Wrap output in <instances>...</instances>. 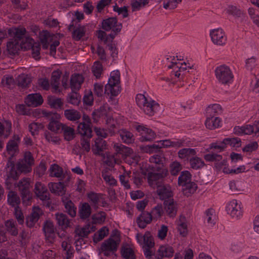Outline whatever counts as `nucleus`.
<instances>
[{"label": "nucleus", "mask_w": 259, "mask_h": 259, "mask_svg": "<svg viewBox=\"0 0 259 259\" xmlns=\"http://www.w3.org/2000/svg\"><path fill=\"white\" fill-rule=\"evenodd\" d=\"M97 223V217L96 214L92 215L91 220L88 221V224L83 227L77 226L74 230L75 237H78V239L83 240V238L87 237L88 235L92 231H95L96 225Z\"/></svg>", "instance_id": "0eeeda50"}, {"label": "nucleus", "mask_w": 259, "mask_h": 259, "mask_svg": "<svg viewBox=\"0 0 259 259\" xmlns=\"http://www.w3.org/2000/svg\"><path fill=\"white\" fill-rule=\"evenodd\" d=\"M51 176L57 178H60L62 175V168L57 164H53L50 168Z\"/></svg>", "instance_id": "e2e57ef3"}, {"label": "nucleus", "mask_w": 259, "mask_h": 259, "mask_svg": "<svg viewBox=\"0 0 259 259\" xmlns=\"http://www.w3.org/2000/svg\"><path fill=\"white\" fill-rule=\"evenodd\" d=\"M66 212L71 217H74L76 214V207L74 204L71 201L68 200L64 202Z\"/></svg>", "instance_id": "09e8293b"}, {"label": "nucleus", "mask_w": 259, "mask_h": 259, "mask_svg": "<svg viewBox=\"0 0 259 259\" xmlns=\"http://www.w3.org/2000/svg\"><path fill=\"white\" fill-rule=\"evenodd\" d=\"M15 185L18 188L23 201H29L31 199L32 194L30 191V183L28 178H23Z\"/></svg>", "instance_id": "f8f14e48"}, {"label": "nucleus", "mask_w": 259, "mask_h": 259, "mask_svg": "<svg viewBox=\"0 0 259 259\" xmlns=\"http://www.w3.org/2000/svg\"><path fill=\"white\" fill-rule=\"evenodd\" d=\"M209 35L212 42L216 45L222 46L227 41V36L224 31L221 28L210 30Z\"/></svg>", "instance_id": "ddd939ff"}, {"label": "nucleus", "mask_w": 259, "mask_h": 259, "mask_svg": "<svg viewBox=\"0 0 259 259\" xmlns=\"http://www.w3.org/2000/svg\"><path fill=\"white\" fill-rule=\"evenodd\" d=\"M136 239L142 248L153 247L154 246L153 238L149 232H146L144 235L141 234H137Z\"/></svg>", "instance_id": "dca6fc26"}, {"label": "nucleus", "mask_w": 259, "mask_h": 259, "mask_svg": "<svg viewBox=\"0 0 259 259\" xmlns=\"http://www.w3.org/2000/svg\"><path fill=\"white\" fill-rule=\"evenodd\" d=\"M43 231L46 241L49 243H53L56 238V234L53 222L47 220L43 225Z\"/></svg>", "instance_id": "f3484780"}, {"label": "nucleus", "mask_w": 259, "mask_h": 259, "mask_svg": "<svg viewBox=\"0 0 259 259\" xmlns=\"http://www.w3.org/2000/svg\"><path fill=\"white\" fill-rule=\"evenodd\" d=\"M63 125L64 124L60 123L57 120H54L52 118L48 125V128L52 132L58 133L61 132Z\"/></svg>", "instance_id": "6e6d98bb"}, {"label": "nucleus", "mask_w": 259, "mask_h": 259, "mask_svg": "<svg viewBox=\"0 0 259 259\" xmlns=\"http://www.w3.org/2000/svg\"><path fill=\"white\" fill-rule=\"evenodd\" d=\"M188 145L183 139L175 140L171 141L169 140H161L156 143V149L162 148H180L186 146Z\"/></svg>", "instance_id": "2eb2a0df"}, {"label": "nucleus", "mask_w": 259, "mask_h": 259, "mask_svg": "<svg viewBox=\"0 0 259 259\" xmlns=\"http://www.w3.org/2000/svg\"><path fill=\"white\" fill-rule=\"evenodd\" d=\"M119 134L122 140L126 143H131L133 141V135L130 132L124 130H120Z\"/></svg>", "instance_id": "338daca9"}, {"label": "nucleus", "mask_w": 259, "mask_h": 259, "mask_svg": "<svg viewBox=\"0 0 259 259\" xmlns=\"http://www.w3.org/2000/svg\"><path fill=\"white\" fill-rule=\"evenodd\" d=\"M183 193L186 196H189L194 193L197 189V185L192 182L182 186Z\"/></svg>", "instance_id": "a18cd8bd"}, {"label": "nucleus", "mask_w": 259, "mask_h": 259, "mask_svg": "<svg viewBox=\"0 0 259 259\" xmlns=\"http://www.w3.org/2000/svg\"><path fill=\"white\" fill-rule=\"evenodd\" d=\"M20 199L17 193L13 191H10L8 194V202L13 207L18 206L20 203Z\"/></svg>", "instance_id": "ea45409f"}, {"label": "nucleus", "mask_w": 259, "mask_h": 259, "mask_svg": "<svg viewBox=\"0 0 259 259\" xmlns=\"http://www.w3.org/2000/svg\"><path fill=\"white\" fill-rule=\"evenodd\" d=\"M165 209L170 217H174L177 212V204L172 199H168L165 201Z\"/></svg>", "instance_id": "58836bf2"}, {"label": "nucleus", "mask_w": 259, "mask_h": 259, "mask_svg": "<svg viewBox=\"0 0 259 259\" xmlns=\"http://www.w3.org/2000/svg\"><path fill=\"white\" fill-rule=\"evenodd\" d=\"M31 79L30 77L25 74H21L16 78L17 84L22 88H26L30 83Z\"/></svg>", "instance_id": "e433bc0d"}, {"label": "nucleus", "mask_w": 259, "mask_h": 259, "mask_svg": "<svg viewBox=\"0 0 259 259\" xmlns=\"http://www.w3.org/2000/svg\"><path fill=\"white\" fill-rule=\"evenodd\" d=\"M51 192L58 195L65 194L66 190L63 182L50 183L48 185Z\"/></svg>", "instance_id": "393cba45"}, {"label": "nucleus", "mask_w": 259, "mask_h": 259, "mask_svg": "<svg viewBox=\"0 0 259 259\" xmlns=\"http://www.w3.org/2000/svg\"><path fill=\"white\" fill-rule=\"evenodd\" d=\"M19 138L15 135L13 140H10L7 145V151L11 157H13L15 154L18 152V143Z\"/></svg>", "instance_id": "b1692460"}, {"label": "nucleus", "mask_w": 259, "mask_h": 259, "mask_svg": "<svg viewBox=\"0 0 259 259\" xmlns=\"http://www.w3.org/2000/svg\"><path fill=\"white\" fill-rule=\"evenodd\" d=\"M13 157H10L9 158V160L8 161L7 167H6V170L7 174H10V177H13V179L14 180H17L19 178V172L17 171L15 169V164L14 162L12 160V158Z\"/></svg>", "instance_id": "c9c22d12"}, {"label": "nucleus", "mask_w": 259, "mask_h": 259, "mask_svg": "<svg viewBox=\"0 0 259 259\" xmlns=\"http://www.w3.org/2000/svg\"><path fill=\"white\" fill-rule=\"evenodd\" d=\"M26 32L25 28H15L12 30L14 37L11 38L20 42L24 48V50H27V48L31 46V41H32V38L26 35Z\"/></svg>", "instance_id": "6e6552de"}, {"label": "nucleus", "mask_w": 259, "mask_h": 259, "mask_svg": "<svg viewBox=\"0 0 259 259\" xmlns=\"http://www.w3.org/2000/svg\"><path fill=\"white\" fill-rule=\"evenodd\" d=\"M150 162L155 165H152V171L148 172L149 184L153 187H157V192L161 199H170L172 195L171 188L169 186L159 185L161 180L168 173L164 166L165 158L162 156L156 155L150 158Z\"/></svg>", "instance_id": "f257e3e1"}, {"label": "nucleus", "mask_w": 259, "mask_h": 259, "mask_svg": "<svg viewBox=\"0 0 259 259\" xmlns=\"http://www.w3.org/2000/svg\"><path fill=\"white\" fill-rule=\"evenodd\" d=\"M148 3V0L133 1L131 3L133 11H135L140 10L142 8L147 5Z\"/></svg>", "instance_id": "bf43d9fd"}, {"label": "nucleus", "mask_w": 259, "mask_h": 259, "mask_svg": "<svg viewBox=\"0 0 259 259\" xmlns=\"http://www.w3.org/2000/svg\"><path fill=\"white\" fill-rule=\"evenodd\" d=\"M204 158L206 161L213 162L219 163V162L222 159L221 155L216 154L208 153L204 155Z\"/></svg>", "instance_id": "052dcab7"}, {"label": "nucleus", "mask_w": 259, "mask_h": 259, "mask_svg": "<svg viewBox=\"0 0 259 259\" xmlns=\"http://www.w3.org/2000/svg\"><path fill=\"white\" fill-rule=\"evenodd\" d=\"M191 179V175L188 171H182L178 179V184L182 186L188 183H192Z\"/></svg>", "instance_id": "37998d69"}, {"label": "nucleus", "mask_w": 259, "mask_h": 259, "mask_svg": "<svg viewBox=\"0 0 259 259\" xmlns=\"http://www.w3.org/2000/svg\"><path fill=\"white\" fill-rule=\"evenodd\" d=\"M7 231L13 236L18 235V231L16 224L13 220H8L5 223Z\"/></svg>", "instance_id": "5fc2aeb1"}, {"label": "nucleus", "mask_w": 259, "mask_h": 259, "mask_svg": "<svg viewBox=\"0 0 259 259\" xmlns=\"http://www.w3.org/2000/svg\"><path fill=\"white\" fill-rule=\"evenodd\" d=\"M101 26L103 30L106 31H111V33L108 34L104 31H98V39L105 44L111 42L122 28L121 24L118 22L115 17L103 19L101 23Z\"/></svg>", "instance_id": "7ed1b4c3"}, {"label": "nucleus", "mask_w": 259, "mask_h": 259, "mask_svg": "<svg viewBox=\"0 0 259 259\" xmlns=\"http://www.w3.org/2000/svg\"><path fill=\"white\" fill-rule=\"evenodd\" d=\"M254 128L251 125H246L242 126H236L234 128V132L237 135H250L253 133Z\"/></svg>", "instance_id": "72a5a7b5"}, {"label": "nucleus", "mask_w": 259, "mask_h": 259, "mask_svg": "<svg viewBox=\"0 0 259 259\" xmlns=\"http://www.w3.org/2000/svg\"><path fill=\"white\" fill-rule=\"evenodd\" d=\"M83 120V121L80 123L78 125V134L84 137H92V130L91 119L89 116L84 114Z\"/></svg>", "instance_id": "4468645a"}, {"label": "nucleus", "mask_w": 259, "mask_h": 259, "mask_svg": "<svg viewBox=\"0 0 259 259\" xmlns=\"http://www.w3.org/2000/svg\"><path fill=\"white\" fill-rule=\"evenodd\" d=\"M158 253L162 257H171L174 255V249L172 246L164 244L159 247Z\"/></svg>", "instance_id": "cd10ccee"}, {"label": "nucleus", "mask_w": 259, "mask_h": 259, "mask_svg": "<svg viewBox=\"0 0 259 259\" xmlns=\"http://www.w3.org/2000/svg\"><path fill=\"white\" fill-rule=\"evenodd\" d=\"M225 143L227 145H229L233 147H239L241 145V141L240 139L237 138H226L225 139Z\"/></svg>", "instance_id": "69168bd1"}, {"label": "nucleus", "mask_w": 259, "mask_h": 259, "mask_svg": "<svg viewBox=\"0 0 259 259\" xmlns=\"http://www.w3.org/2000/svg\"><path fill=\"white\" fill-rule=\"evenodd\" d=\"M179 4L177 0H165L163 3V7L166 10L174 9Z\"/></svg>", "instance_id": "774afa93"}, {"label": "nucleus", "mask_w": 259, "mask_h": 259, "mask_svg": "<svg viewBox=\"0 0 259 259\" xmlns=\"http://www.w3.org/2000/svg\"><path fill=\"white\" fill-rule=\"evenodd\" d=\"M120 241V234L118 231L115 230L111 237L105 241L101 247V249L104 252L105 254L108 255L109 252L115 250L117 245Z\"/></svg>", "instance_id": "9d476101"}, {"label": "nucleus", "mask_w": 259, "mask_h": 259, "mask_svg": "<svg viewBox=\"0 0 259 259\" xmlns=\"http://www.w3.org/2000/svg\"><path fill=\"white\" fill-rule=\"evenodd\" d=\"M34 193L42 200L49 199V193L47 188L40 182H37L35 185Z\"/></svg>", "instance_id": "5701e85b"}, {"label": "nucleus", "mask_w": 259, "mask_h": 259, "mask_svg": "<svg viewBox=\"0 0 259 259\" xmlns=\"http://www.w3.org/2000/svg\"><path fill=\"white\" fill-rule=\"evenodd\" d=\"M221 121L219 117L215 116L208 117L205 121V125L207 128L212 130L220 126Z\"/></svg>", "instance_id": "f704fd0d"}, {"label": "nucleus", "mask_w": 259, "mask_h": 259, "mask_svg": "<svg viewBox=\"0 0 259 259\" xmlns=\"http://www.w3.org/2000/svg\"><path fill=\"white\" fill-rule=\"evenodd\" d=\"M91 207L89 203L84 202L80 204L78 210V215L80 219L85 220L91 214Z\"/></svg>", "instance_id": "a878e982"}, {"label": "nucleus", "mask_w": 259, "mask_h": 259, "mask_svg": "<svg viewBox=\"0 0 259 259\" xmlns=\"http://www.w3.org/2000/svg\"><path fill=\"white\" fill-rule=\"evenodd\" d=\"M215 76L219 82L223 84L232 83L234 78L231 68L226 65H220L215 68Z\"/></svg>", "instance_id": "423d86ee"}, {"label": "nucleus", "mask_w": 259, "mask_h": 259, "mask_svg": "<svg viewBox=\"0 0 259 259\" xmlns=\"http://www.w3.org/2000/svg\"><path fill=\"white\" fill-rule=\"evenodd\" d=\"M196 150L192 148H183L178 152V156L181 159H188L189 156L196 154Z\"/></svg>", "instance_id": "4c0bfd02"}, {"label": "nucleus", "mask_w": 259, "mask_h": 259, "mask_svg": "<svg viewBox=\"0 0 259 259\" xmlns=\"http://www.w3.org/2000/svg\"><path fill=\"white\" fill-rule=\"evenodd\" d=\"M25 102L29 107H37L43 102L42 96L39 94H29L25 99Z\"/></svg>", "instance_id": "aec40b11"}, {"label": "nucleus", "mask_w": 259, "mask_h": 259, "mask_svg": "<svg viewBox=\"0 0 259 259\" xmlns=\"http://www.w3.org/2000/svg\"><path fill=\"white\" fill-rule=\"evenodd\" d=\"M34 162V160L31 153L30 152H25L23 159L20 160L17 164L19 174L20 172L27 173L30 172Z\"/></svg>", "instance_id": "9b49d317"}, {"label": "nucleus", "mask_w": 259, "mask_h": 259, "mask_svg": "<svg viewBox=\"0 0 259 259\" xmlns=\"http://www.w3.org/2000/svg\"><path fill=\"white\" fill-rule=\"evenodd\" d=\"M57 224L64 231L73 225V223L69 220L66 214L63 213H57L55 214Z\"/></svg>", "instance_id": "4be33fe9"}, {"label": "nucleus", "mask_w": 259, "mask_h": 259, "mask_svg": "<svg viewBox=\"0 0 259 259\" xmlns=\"http://www.w3.org/2000/svg\"><path fill=\"white\" fill-rule=\"evenodd\" d=\"M48 102L51 107L55 109L61 108L63 105L61 98H56L52 96L48 97Z\"/></svg>", "instance_id": "3c124183"}, {"label": "nucleus", "mask_w": 259, "mask_h": 259, "mask_svg": "<svg viewBox=\"0 0 259 259\" xmlns=\"http://www.w3.org/2000/svg\"><path fill=\"white\" fill-rule=\"evenodd\" d=\"M120 72L118 70L112 71L110 74L107 83L105 86V94L109 97L108 101L111 104H116L117 100L114 98L117 96L120 92Z\"/></svg>", "instance_id": "20e7f679"}, {"label": "nucleus", "mask_w": 259, "mask_h": 259, "mask_svg": "<svg viewBox=\"0 0 259 259\" xmlns=\"http://www.w3.org/2000/svg\"><path fill=\"white\" fill-rule=\"evenodd\" d=\"M83 80L84 78L81 74H76L72 75L70 79V87L72 91L79 90Z\"/></svg>", "instance_id": "c85d7f7f"}, {"label": "nucleus", "mask_w": 259, "mask_h": 259, "mask_svg": "<svg viewBox=\"0 0 259 259\" xmlns=\"http://www.w3.org/2000/svg\"><path fill=\"white\" fill-rule=\"evenodd\" d=\"M53 35H51L47 30H44L39 33V40L44 49H47L49 47V41L53 40Z\"/></svg>", "instance_id": "7c9ffc66"}, {"label": "nucleus", "mask_w": 259, "mask_h": 259, "mask_svg": "<svg viewBox=\"0 0 259 259\" xmlns=\"http://www.w3.org/2000/svg\"><path fill=\"white\" fill-rule=\"evenodd\" d=\"M121 254L125 259H135L133 250L128 246H124L121 250Z\"/></svg>", "instance_id": "13d9d810"}, {"label": "nucleus", "mask_w": 259, "mask_h": 259, "mask_svg": "<svg viewBox=\"0 0 259 259\" xmlns=\"http://www.w3.org/2000/svg\"><path fill=\"white\" fill-rule=\"evenodd\" d=\"M229 187L232 192L235 193L243 191L245 189L244 183L240 181H231Z\"/></svg>", "instance_id": "79ce46f5"}, {"label": "nucleus", "mask_w": 259, "mask_h": 259, "mask_svg": "<svg viewBox=\"0 0 259 259\" xmlns=\"http://www.w3.org/2000/svg\"><path fill=\"white\" fill-rule=\"evenodd\" d=\"M151 221V214L148 212H144L138 218L137 223L139 227L144 228Z\"/></svg>", "instance_id": "473e14b6"}, {"label": "nucleus", "mask_w": 259, "mask_h": 259, "mask_svg": "<svg viewBox=\"0 0 259 259\" xmlns=\"http://www.w3.org/2000/svg\"><path fill=\"white\" fill-rule=\"evenodd\" d=\"M165 66L172 69L171 76L181 79L187 72L194 67L193 63L189 62L184 57L170 54L167 55L164 61Z\"/></svg>", "instance_id": "f03ea898"}, {"label": "nucleus", "mask_w": 259, "mask_h": 259, "mask_svg": "<svg viewBox=\"0 0 259 259\" xmlns=\"http://www.w3.org/2000/svg\"><path fill=\"white\" fill-rule=\"evenodd\" d=\"M73 16H74V18L72 19L71 24L68 26V29H70L73 26L80 25L79 23L81 20H83L84 17L83 13L78 11H75Z\"/></svg>", "instance_id": "864d4df0"}, {"label": "nucleus", "mask_w": 259, "mask_h": 259, "mask_svg": "<svg viewBox=\"0 0 259 259\" xmlns=\"http://www.w3.org/2000/svg\"><path fill=\"white\" fill-rule=\"evenodd\" d=\"M215 167L221 169L225 174L233 175V168H230L226 159L223 160L220 163H216Z\"/></svg>", "instance_id": "49530a36"}, {"label": "nucleus", "mask_w": 259, "mask_h": 259, "mask_svg": "<svg viewBox=\"0 0 259 259\" xmlns=\"http://www.w3.org/2000/svg\"><path fill=\"white\" fill-rule=\"evenodd\" d=\"M226 210L227 214L233 219H240L243 215L241 203L235 199L231 200L227 204Z\"/></svg>", "instance_id": "1a4fd4ad"}, {"label": "nucleus", "mask_w": 259, "mask_h": 259, "mask_svg": "<svg viewBox=\"0 0 259 259\" xmlns=\"http://www.w3.org/2000/svg\"><path fill=\"white\" fill-rule=\"evenodd\" d=\"M181 169V165L177 161H173L169 164V171L172 175H178Z\"/></svg>", "instance_id": "680f3d73"}, {"label": "nucleus", "mask_w": 259, "mask_h": 259, "mask_svg": "<svg viewBox=\"0 0 259 259\" xmlns=\"http://www.w3.org/2000/svg\"><path fill=\"white\" fill-rule=\"evenodd\" d=\"M7 47L9 53L12 55L17 54L20 49H24L21 44L15 39H10V41L7 43Z\"/></svg>", "instance_id": "bb28decb"}, {"label": "nucleus", "mask_w": 259, "mask_h": 259, "mask_svg": "<svg viewBox=\"0 0 259 259\" xmlns=\"http://www.w3.org/2000/svg\"><path fill=\"white\" fill-rule=\"evenodd\" d=\"M65 117L68 120L75 121L80 118V114L77 110L67 109L64 111Z\"/></svg>", "instance_id": "c03bdc74"}, {"label": "nucleus", "mask_w": 259, "mask_h": 259, "mask_svg": "<svg viewBox=\"0 0 259 259\" xmlns=\"http://www.w3.org/2000/svg\"><path fill=\"white\" fill-rule=\"evenodd\" d=\"M16 83V80L15 81L13 77L10 75L4 76L1 81L2 85L8 88H12L15 85Z\"/></svg>", "instance_id": "de8ad7c7"}, {"label": "nucleus", "mask_w": 259, "mask_h": 259, "mask_svg": "<svg viewBox=\"0 0 259 259\" xmlns=\"http://www.w3.org/2000/svg\"><path fill=\"white\" fill-rule=\"evenodd\" d=\"M61 132H63L65 139L67 141H70L74 138V130L70 126L64 124L62 126Z\"/></svg>", "instance_id": "603ef678"}, {"label": "nucleus", "mask_w": 259, "mask_h": 259, "mask_svg": "<svg viewBox=\"0 0 259 259\" xmlns=\"http://www.w3.org/2000/svg\"><path fill=\"white\" fill-rule=\"evenodd\" d=\"M191 167L195 169L202 168L205 165L203 160L198 157H194L190 160Z\"/></svg>", "instance_id": "8fccbe9b"}, {"label": "nucleus", "mask_w": 259, "mask_h": 259, "mask_svg": "<svg viewBox=\"0 0 259 259\" xmlns=\"http://www.w3.org/2000/svg\"><path fill=\"white\" fill-rule=\"evenodd\" d=\"M215 213L213 209H208L206 211L205 220L210 226H213L215 223Z\"/></svg>", "instance_id": "0e129e2a"}, {"label": "nucleus", "mask_w": 259, "mask_h": 259, "mask_svg": "<svg viewBox=\"0 0 259 259\" xmlns=\"http://www.w3.org/2000/svg\"><path fill=\"white\" fill-rule=\"evenodd\" d=\"M68 31L71 32L72 38L76 40H79L83 36L85 35L86 30L84 25H76L73 26Z\"/></svg>", "instance_id": "412c9836"}, {"label": "nucleus", "mask_w": 259, "mask_h": 259, "mask_svg": "<svg viewBox=\"0 0 259 259\" xmlns=\"http://www.w3.org/2000/svg\"><path fill=\"white\" fill-rule=\"evenodd\" d=\"M31 42V46L28 48L27 49H31L32 57L38 60L40 59V45L38 42H34L33 39Z\"/></svg>", "instance_id": "a19ab883"}, {"label": "nucleus", "mask_w": 259, "mask_h": 259, "mask_svg": "<svg viewBox=\"0 0 259 259\" xmlns=\"http://www.w3.org/2000/svg\"><path fill=\"white\" fill-rule=\"evenodd\" d=\"M136 102L138 106L147 115L152 116L158 110L159 106L157 103L150 97L145 96L142 94L136 96Z\"/></svg>", "instance_id": "39448f33"}, {"label": "nucleus", "mask_w": 259, "mask_h": 259, "mask_svg": "<svg viewBox=\"0 0 259 259\" xmlns=\"http://www.w3.org/2000/svg\"><path fill=\"white\" fill-rule=\"evenodd\" d=\"M61 74L62 72L59 70L54 71L52 73L51 84L55 90V92H60L59 90V85Z\"/></svg>", "instance_id": "2f4dec72"}, {"label": "nucleus", "mask_w": 259, "mask_h": 259, "mask_svg": "<svg viewBox=\"0 0 259 259\" xmlns=\"http://www.w3.org/2000/svg\"><path fill=\"white\" fill-rule=\"evenodd\" d=\"M114 148L117 152L120 153L123 156H125L126 158H132L134 159V162L137 163L139 157L137 156H134L133 151L130 148L125 147L121 144H115Z\"/></svg>", "instance_id": "a211bd4d"}, {"label": "nucleus", "mask_w": 259, "mask_h": 259, "mask_svg": "<svg viewBox=\"0 0 259 259\" xmlns=\"http://www.w3.org/2000/svg\"><path fill=\"white\" fill-rule=\"evenodd\" d=\"M5 125L0 122V136L5 135V138H7L10 135L11 129V123L6 121Z\"/></svg>", "instance_id": "4d7b16f0"}, {"label": "nucleus", "mask_w": 259, "mask_h": 259, "mask_svg": "<svg viewBox=\"0 0 259 259\" xmlns=\"http://www.w3.org/2000/svg\"><path fill=\"white\" fill-rule=\"evenodd\" d=\"M177 230L180 235L183 237L188 234L187 220L184 217H180L177 222Z\"/></svg>", "instance_id": "c756f323"}, {"label": "nucleus", "mask_w": 259, "mask_h": 259, "mask_svg": "<svg viewBox=\"0 0 259 259\" xmlns=\"http://www.w3.org/2000/svg\"><path fill=\"white\" fill-rule=\"evenodd\" d=\"M136 129L141 136V141H150L155 138V133L151 130L143 125H138L136 127Z\"/></svg>", "instance_id": "6ab92c4d"}]
</instances>
